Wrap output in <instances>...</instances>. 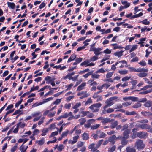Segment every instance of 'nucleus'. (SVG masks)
<instances>
[{
	"label": "nucleus",
	"instance_id": "0e129e2a",
	"mask_svg": "<svg viewBox=\"0 0 152 152\" xmlns=\"http://www.w3.org/2000/svg\"><path fill=\"white\" fill-rule=\"evenodd\" d=\"M138 58L137 57H135L131 59L130 61L132 62H135L137 61H138Z\"/></svg>",
	"mask_w": 152,
	"mask_h": 152
},
{
	"label": "nucleus",
	"instance_id": "c756f323",
	"mask_svg": "<svg viewBox=\"0 0 152 152\" xmlns=\"http://www.w3.org/2000/svg\"><path fill=\"white\" fill-rule=\"evenodd\" d=\"M148 70L147 69L138 68L135 69V72H147Z\"/></svg>",
	"mask_w": 152,
	"mask_h": 152
},
{
	"label": "nucleus",
	"instance_id": "6e6552de",
	"mask_svg": "<svg viewBox=\"0 0 152 152\" xmlns=\"http://www.w3.org/2000/svg\"><path fill=\"white\" fill-rule=\"evenodd\" d=\"M137 129L136 128H134L132 130V133L131 134V137L132 139H135L137 136Z\"/></svg>",
	"mask_w": 152,
	"mask_h": 152
},
{
	"label": "nucleus",
	"instance_id": "20e7f679",
	"mask_svg": "<svg viewBox=\"0 0 152 152\" xmlns=\"http://www.w3.org/2000/svg\"><path fill=\"white\" fill-rule=\"evenodd\" d=\"M148 136V133L144 132H137V137L140 138H146Z\"/></svg>",
	"mask_w": 152,
	"mask_h": 152
},
{
	"label": "nucleus",
	"instance_id": "0eeeda50",
	"mask_svg": "<svg viewBox=\"0 0 152 152\" xmlns=\"http://www.w3.org/2000/svg\"><path fill=\"white\" fill-rule=\"evenodd\" d=\"M141 114L145 117H152V113L150 112L143 111L141 112Z\"/></svg>",
	"mask_w": 152,
	"mask_h": 152
},
{
	"label": "nucleus",
	"instance_id": "338daca9",
	"mask_svg": "<svg viewBox=\"0 0 152 152\" xmlns=\"http://www.w3.org/2000/svg\"><path fill=\"white\" fill-rule=\"evenodd\" d=\"M82 60L83 58H82L79 57V58H76L75 61H76V62L78 64L81 62L82 61Z\"/></svg>",
	"mask_w": 152,
	"mask_h": 152
},
{
	"label": "nucleus",
	"instance_id": "cd10ccee",
	"mask_svg": "<svg viewBox=\"0 0 152 152\" xmlns=\"http://www.w3.org/2000/svg\"><path fill=\"white\" fill-rule=\"evenodd\" d=\"M44 103H44L43 101L41 102H39V103L36 102V103L33 104L32 105V107H35L38 106L40 105H41L43 104H44Z\"/></svg>",
	"mask_w": 152,
	"mask_h": 152
},
{
	"label": "nucleus",
	"instance_id": "4468645a",
	"mask_svg": "<svg viewBox=\"0 0 152 152\" xmlns=\"http://www.w3.org/2000/svg\"><path fill=\"white\" fill-rule=\"evenodd\" d=\"M102 50V49L101 48H96L94 51V54L98 56V55L102 53L100 52V51Z\"/></svg>",
	"mask_w": 152,
	"mask_h": 152
},
{
	"label": "nucleus",
	"instance_id": "6e6d98bb",
	"mask_svg": "<svg viewBox=\"0 0 152 152\" xmlns=\"http://www.w3.org/2000/svg\"><path fill=\"white\" fill-rule=\"evenodd\" d=\"M123 107L122 104H117L115 106V109H120Z\"/></svg>",
	"mask_w": 152,
	"mask_h": 152
},
{
	"label": "nucleus",
	"instance_id": "ddd939ff",
	"mask_svg": "<svg viewBox=\"0 0 152 152\" xmlns=\"http://www.w3.org/2000/svg\"><path fill=\"white\" fill-rule=\"evenodd\" d=\"M139 126L142 129H145L149 128V125L146 124H142L141 125H139Z\"/></svg>",
	"mask_w": 152,
	"mask_h": 152
},
{
	"label": "nucleus",
	"instance_id": "7c9ffc66",
	"mask_svg": "<svg viewBox=\"0 0 152 152\" xmlns=\"http://www.w3.org/2000/svg\"><path fill=\"white\" fill-rule=\"evenodd\" d=\"M136 114V113L135 111H133L132 112H129V111H126L125 113V114L129 115H134Z\"/></svg>",
	"mask_w": 152,
	"mask_h": 152
},
{
	"label": "nucleus",
	"instance_id": "774afa93",
	"mask_svg": "<svg viewBox=\"0 0 152 152\" xmlns=\"http://www.w3.org/2000/svg\"><path fill=\"white\" fill-rule=\"evenodd\" d=\"M19 149L21 151V152H26V148H25L24 147L20 146L19 147Z\"/></svg>",
	"mask_w": 152,
	"mask_h": 152
},
{
	"label": "nucleus",
	"instance_id": "f3484780",
	"mask_svg": "<svg viewBox=\"0 0 152 152\" xmlns=\"http://www.w3.org/2000/svg\"><path fill=\"white\" fill-rule=\"evenodd\" d=\"M49 131V129L48 128H44L42 130V133L41 134V135L44 136L46 134V133Z\"/></svg>",
	"mask_w": 152,
	"mask_h": 152
},
{
	"label": "nucleus",
	"instance_id": "423d86ee",
	"mask_svg": "<svg viewBox=\"0 0 152 152\" xmlns=\"http://www.w3.org/2000/svg\"><path fill=\"white\" fill-rule=\"evenodd\" d=\"M117 138L121 140V143L123 145H126L128 142V140H126L127 139L124 138L122 136L118 137Z\"/></svg>",
	"mask_w": 152,
	"mask_h": 152
},
{
	"label": "nucleus",
	"instance_id": "ea45409f",
	"mask_svg": "<svg viewBox=\"0 0 152 152\" xmlns=\"http://www.w3.org/2000/svg\"><path fill=\"white\" fill-rule=\"evenodd\" d=\"M103 141V140L102 139L98 141L97 143H96V146L97 148L100 146Z\"/></svg>",
	"mask_w": 152,
	"mask_h": 152
},
{
	"label": "nucleus",
	"instance_id": "a19ab883",
	"mask_svg": "<svg viewBox=\"0 0 152 152\" xmlns=\"http://www.w3.org/2000/svg\"><path fill=\"white\" fill-rule=\"evenodd\" d=\"M54 79H51V80H50V82H46V83H47L49 84L50 83V84L52 85V86H55V84L54 82Z\"/></svg>",
	"mask_w": 152,
	"mask_h": 152
},
{
	"label": "nucleus",
	"instance_id": "5fc2aeb1",
	"mask_svg": "<svg viewBox=\"0 0 152 152\" xmlns=\"http://www.w3.org/2000/svg\"><path fill=\"white\" fill-rule=\"evenodd\" d=\"M132 102H127L125 103H122V105L124 107H126L129 105H130Z\"/></svg>",
	"mask_w": 152,
	"mask_h": 152
},
{
	"label": "nucleus",
	"instance_id": "bf43d9fd",
	"mask_svg": "<svg viewBox=\"0 0 152 152\" xmlns=\"http://www.w3.org/2000/svg\"><path fill=\"white\" fill-rule=\"evenodd\" d=\"M99 75H98L94 74L92 75L91 77V78L94 79V78L97 79L99 78Z\"/></svg>",
	"mask_w": 152,
	"mask_h": 152
},
{
	"label": "nucleus",
	"instance_id": "6ab92c4d",
	"mask_svg": "<svg viewBox=\"0 0 152 152\" xmlns=\"http://www.w3.org/2000/svg\"><path fill=\"white\" fill-rule=\"evenodd\" d=\"M82 139L83 140H87L89 138V135L88 133L85 132L82 135Z\"/></svg>",
	"mask_w": 152,
	"mask_h": 152
},
{
	"label": "nucleus",
	"instance_id": "2eb2a0df",
	"mask_svg": "<svg viewBox=\"0 0 152 152\" xmlns=\"http://www.w3.org/2000/svg\"><path fill=\"white\" fill-rule=\"evenodd\" d=\"M111 45L113 47V49L114 50L116 49H121L123 47L121 46L118 45L116 43L112 44H111Z\"/></svg>",
	"mask_w": 152,
	"mask_h": 152
},
{
	"label": "nucleus",
	"instance_id": "680f3d73",
	"mask_svg": "<svg viewBox=\"0 0 152 152\" xmlns=\"http://www.w3.org/2000/svg\"><path fill=\"white\" fill-rule=\"evenodd\" d=\"M139 64L142 66H144L146 65V63L144 61L142 60L141 61L139 62Z\"/></svg>",
	"mask_w": 152,
	"mask_h": 152
},
{
	"label": "nucleus",
	"instance_id": "dca6fc26",
	"mask_svg": "<svg viewBox=\"0 0 152 152\" xmlns=\"http://www.w3.org/2000/svg\"><path fill=\"white\" fill-rule=\"evenodd\" d=\"M86 83L85 82L82 83L80 86H78L77 88V90L80 91L84 88V87L86 86Z\"/></svg>",
	"mask_w": 152,
	"mask_h": 152
},
{
	"label": "nucleus",
	"instance_id": "c9c22d12",
	"mask_svg": "<svg viewBox=\"0 0 152 152\" xmlns=\"http://www.w3.org/2000/svg\"><path fill=\"white\" fill-rule=\"evenodd\" d=\"M147 74L145 72L140 73L137 74V75L140 77H143L146 76Z\"/></svg>",
	"mask_w": 152,
	"mask_h": 152
},
{
	"label": "nucleus",
	"instance_id": "603ef678",
	"mask_svg": "<svg viewBox=\"0 0 152 152\" xmlns=\"http://www.w3.org/2000/svg\"><path fill=\"white\" fill-rule=\"evenodd\" d=\"M142 23L144 25H148L150 24V22L149 21H147V19H145L144 20L141 21Z\"/></svg>",
	"mask_w": 152,
	"mask_h": 152
},
{
	"label": "nucleus",
	"instance_id": "72a5a7b5",
	"mask_svg": "<svg viewBox=\"0 0 152 152\" xmlns=\"http://www.w3.org/2000/svg\"><path fill=\"white\" fill-rule=\"evenodd\" d=\"M116 148L115 145H113L108 148V151L109 152H113L114 151Z\"/></svg>",
	"mask_w": 152,
	"mask_h": 152
},
{
	"label": "nucleus",
	"instance_id": "13d9d810",
	"mask_svg": "<svg viewBox=\"0 0 152 152\" xmlns=\"http://www.w3.org/2000/svg\"><path fill=\"white\" fill-rule=\"evenodd\" d=\"M56 113V112L55 111H54L53 112H50L48 115V116L49 117H52Z\"/></svg>",
	"mask_w": 152,
	"mask_h": 152
},
{
	"label": "nucleus",
	"instance_id": "8fccbe9b",
	"mask_svg": "<svg viewBox=\"0 0 152 152\" xmlns=\"http://www.w3.org/2000/svg\"><path fill=\"white\" fill-rule=\"evenodd\" d=\"M93 102L91 98H88L87 99V101L86 102L85 104V106H86L88 104L91 103Z\"/></svg>",
	"mask_w": 152,
	"mask_h": 152
},
{
	"label": "nucleus",
	"instance_id": "4d7b16f0",
	"mask_svg": "<svg viewBox=\"0 0 152 152\" xmlns=\"http://www.w3.org/2000/svg\"><path fill=\"white\" fill-rule=\"evenodd\" d=\"M61 99H56L55 101H54L53 104H59L61 101Z\"/></svg>",
	"mask_w": 152,
	"mask_h": 152
},
{
	"label": "nucleus",
	"instance_id": "7ed1b4c3",
	"mask_svg": "<svg viewBox=\"0 0 152 152\" xmlns=\"http://www.w3.org/2000/svg\"><path fill=\"white\" fill-rule=\"evenodd\" d=\"M101 105L102 104L100 103H97L91 105L89 107V108L92 110V112H96L99 111V108Z\"/></svg>",
	"mask_w": 152,
	"mask_h": 152
},
{
	"label": "nucleus",
	"instance_id": "f8f14e48",
	"mask_svg": "<svg viewBox=\"0 0 152 152\" xmlns=\"http://www.w3.org/2000/svg\"><path fill=\"white\" fill-rule=\"evenodd\" d=\"M7 3L8 6L9 7L12 9H14L15 8V5L14 3L7 2Z\"/></svg>",
	"mask_w": 152,
	"mask_h": 152
},
{
	"label": "nucleus",
	"instance_id": "c85d7f7f",
	"mask_svg": "<svg viewBox=\"0 0 152 152\" xmlns=\"http://www.w3.org/2000/svg\"><path fill=\"white\" fill-rule=\"evenodd\" d=\"M36 142L38 145H43L44 143V138H43L42 139H41V140H39L37 141Z\"/></svg>",
	"mask_w": 152,
	"mask_h": 152
},
{
	"label": "nucleus",
	"instance_id": "09e8293b",
	"mask_svg": "<svg viewBox=\"0 0 152 152\" xmlns=\"http://www.w3.org/2000/svg\"><path fill=\"white\" fill-rule=\"evenodd\" d=\"M128 71L126 70H119V72L121 75H125L128 73Z\"/></svg>",
	"mask_w": 152,
	"mask_h": 152
},
{
	"label": "nucleus",
	"instance_id": "39448f33",
	"mask_svg": "<svg viewBox=\"0 0 152 152\" xmlns=\"http://www.w3.org/2000/svg\"><path fill=\"white\" fill-rule=\"evenodd\" d=\"M131 130L130 129L125 130L123 133V137H122L126 139L128 138L129 137V134Z\"/></svg>",
	"mask_w": 152,
	"mask_h": 152
},
{
	"label": "nucleus",
	"instance_id": "bb28decb",
	"mask_svg": "<svg viewBox=\"0 0 152 152\" xmlns=\"http://www.w3.org/2000/svg\"><path fill=\"white\" fill-rule=\"evenodd\" d=\"M90 62V61L89 60L87 59L85 60L83 62L81 63L80 65L81 66H86Z\"/></svg>",
	"mask_w": 152,
	"mask_h": 152
},
{
	"label": "nucleus",
	"instance_id": "393cba45",
	"mask_svg": "<svg viewBox=\"0 0 152 152\" xmlns=\"http://www.w3.org/2000/svg\"><path fill=\"white\" fill-rule=\"evenodd\" d=\"M17 126H18L19 127L23 129L25 126V124L24 123H22L21 122H20L16 124Z\"/></svg>",
	"mask_w": 152,
	"mask_h": 152
},
{
	"label": "nucleus",
	"instance_id": "1a4fd4ad",
	"mask_svg": "<svg viewBox=\"0 0 152 152\" xmlns=\"http://www.w3.org/2000/svg\"><path fill=\"white\" fill-rule=\"evenodd\" d=\"M95 144L94 143H92L91 144H90L88 148L89 149H91V151L92 152H94L98 148H97L96 147H95Z\"/></svg>",
	"mask_w": 152,
	"mask_h": 152
},
{
	"label": "nucleus",
	"instance_id": "864d4df0",
	"mask_svg": "<svg viewBox=\"0 0 152 152\" xmlns=\"http://www.w3.org/2000/svg\"><path fill=\"white\" fill-rule=\"evenodd\" d=\"M84 145V143L82 141H79L78 142L77 145V148H80L83 146Z\"/></svg>",
	"mask_w": 152,
	"mask_h": 152
},
{
	"label": "nucleus",
	"instance_id": "052dcab7",
	"mask_svg": "<svg viewBox=\"0 0 152 152\" xmlns=\"http://www.w3.org/2000/svg\"><path fill=\"white\" fill-rule=\"evenodd\" d=\"M23 101V99H20V101H18L17 102L15 103V107H18L19 105L21 104Z\"/></svg>",
	"mask_w": 152,
	"mask_h": 152
},
{
	"label": "nucleus",
	"instance_id": "aec40b11",
	"mask_svg": "<svg viewBox=\"0 0 152 152\" xmlns=\"http://www.w3.org/2000/svg\"><path fill=\"white\" fill-rule=\"evenodd\" d=\"M136 150L134 148H131L130 147H127L126 151V152H135Z\"/></svg>",
	"mask_w": 152,
	"mask_h": 152
},
{
	"label": "nucleus",
	"instance_id": "9b49d317",
	"mask_svg": "<svg viewBox=\"0 0 152 152\" xmlns=\"http://www.w3.org/2000/svg\"><path fill=\"white\" fill-rule=\"evenodd\" d=\"M77 57V55L75 54H72V55L69 58L67 61V63L70 62L76 59Z\"/></svg>",
	"mask_w": 152,
	"mask_h": 152
},
{
	"label": "nucleus",
	"instance_id": "de8ad7c7",
	"mask_svg": "<svg viewBox=\"0 0 152 152\" xmlns=\"http://www.w3.org/2000/svg\"><path fill=\"white\" fill-rule=\"evenodd\" d=\"M113 72H109L107 73L106 75V78H110L113 75Z\"/></svg>",
	"mask_w": 152,
	"mask_h": 152
},
{
	"label": "nucleus",
	"instance_id": "69168bd1",
	"mask_svg": "<svg viewBox=\"0 0 152 152\" xmlns=\"http://www.w3.org/2000/svg\"><path fill=\"white\" fill-rule=\"evenodd\" d=\"M58 131H56L53 132H52L51 135H50V137H53L55 135H56L58 134Z\"/></svg>",
	"mask_w": 152,
	"mask_h": 152
},
{
	"label": "nucleus",
	"instance_id": "c03bdc74",
	"mask_svg": "<svg viewBox=\"0 0 152 152\" xmlns=\"http://www.w3.org/2000/svg\"><path fill=\"white\" fill-rule=\"evenodd\" d=\"M89 71V69L87 68L82 71H80V72H78V73L79 74H82L85 72Z\"/></svg>",
	"mask_w": 152,
	"mask_h": 152
},
{
	"label": "nucleus",
	"instance_id": "4c0bfd02",
	"mask_svg": "<svg viewBox=\"0 0 152 152\" xmlns=\"http://www.w3.org/2000/svg\"><path fill=\"white\" fill-rule=\"evenodd\" d=\"M98 59V56H94L92 57L91 58L90 61H94L97 60Z\"/></svg>",
	"mask_w": 152,
	"mask_h": 152
},
{
	"label": "nucleus",
	"instance_id": "f257e3e1",
	"mask_svg": "<svg viewBox=\"0 0 152 152\" xmlns=\"http://www.w3.org/2000/svg\"><path fill=\"white\" fill-rule=\"evenodd\" d=\"M145 146V145L143 143V140L140 139L137 140L134 145L135 147L139 150L143 149Z\"/></svg>",
	"mask_w": 152,
	"mask_h": 152
},
{
	"label": "nucleus",
	"instance_id": "e2e57ef3",
	"mask_svg": "<svg viewBox=\"0 0 152 152\" xmlns=\"http://www.w3.org/2000/svg\"><path fill=\"white\" fill-rule=\"evenodd\" d=\"M152 87V85H148L143 87V88L142 89V90H145L149 88H151Z\"/></svg>",
	"mask_w": 152,
	"mask_h": 152
},
{
	"label": "nucleus",
	"instance_id": "a18cd8bd",
	"mask_svg": "<svg viewBox=\"0 0 152 152\" xmlns=\"http://www.w3.org/2000/svg\"><path fill=\"white\" fill-rule=\"evenodd\" d=\"M64 146L62 144H60L57 148L58 150L60 151H62V149L64 148Z\"/></svg>",
	"mask_w": 152,
	"mask_h": 152
},
{
	"label": "nucleus",
	"instance_id": "5701e85b",
	"mask_svg": "<svg viewBox=\"0 0 152 152\" xmlns=\"http://www.w3.org/2000/svg\"><path fill=\"white\" fill-rule=\"evenodd\" d=\"M96 132L98 134H99L100 133V134H99V138H103L104 136V133L103 132L102 133L100 130H96Z\"/></svg>",
	"mask_w": 152,
	"mask_h": 152
},
{
	"label": "nucleus",
	"instance_id": "a878e982",
	"mask_svg": "<svg viewBox=\"0 0 152 152\" xmlns=\"http://www.w3.org/2000/svg\"><path fill=\"white\" fill-rule=\"evenodd\" d=\"M100 126L99 124H96L91 126V129L92 130H95L98 128Z\"/></svg>",
	"mask_w": 152,
	"mask_h": 152
},
{
	"label": "nucleus",
	"instance_id": "4be33fe9",
	"mask_svg": "<svg viewBox=\"0 0 152 152\" xmlns=\"http://www.w3.org/2000/svg\"><path fill=\"white\" fill-rule=\"evenodd\" d=\"M79 121L80 122V125H83L86 122V120L85 118H81L79 119Z\"/></svg>",
	"mask_w": 152,
	"mask_h": 152
},
{
	"label": "nucleus",
	"instance_id": "2f4dec72",
	"mask_svg": "<svg viewBox=\"0 0 152 152\" xmlns=\"http://www.w3.org/2000/svg\"><path fill=\"white\" fill-rule=\"evenodd\" d=\"M83 95L80 97V99H82L84 98L87 97L89 95V94L86 93V91L85 92H83Z\"/></svg>",
	"mask_w": 152,
	"mask_h": 152
},
{
	"label": "nucleus",
	"instance_id": "79ce46f5",
	"mask_svg": "<svg viewBox=\"0 0 152 152\" xmlns=\"http://www.w3.org/2000/svg\"><path fill=\"white\" fill-rule=\"evenodd\" d=\"M137 122H138L143 124H146L148 123V121L147 119H143L139 121H138Z\"/></svg>",
	"mask_w": 152,
	"mask_h": 152
},
{
	"label": "nucleus",
	"instance_id": "49530a36",
	"mask_svg": "<svg viewBox=\"0 0 152 152\" xmlns=\"http://www.w3.org/2000/svg\"><path fill=\"white\" fill-rule=\"evenodd\" d=\"M81 105V104L80 102H78L76 103L75 104L73 107V109H77Z\"/></svg>",
	"mask_w": 152,
	"mask_h": 152
},
{
	"label": "nucleus",
	"instance_id": "9d476101",
	"mask_svg": "<svg viewBox=\"0 0 152 152\" xmlns=\"http://www.w3.org/2000/svg\"><path fill=\"white\" fill-rule=\"evenodd\" d=\"M116 137L115 135H113L109 138L108 141L111 142L112 144H114L115 142V139Z\"/></svg>",
	"mask_w": 152,
	"mask_h": 152
},
{
	"label": "nucleus",
	"instance_id": "412c9836",
	"mask_svg": "<svg viewBox=\"0 0 152 152\" xmlns=\"http://www.w3.org/2000/svg\"><path fill=\"white\" fill-rule=\"evenodd\" d=\"M144 106L146 107H149L152 106V101H148L146 102L144 104Z\"/></svg>",
	"mask_w": 152,
	"mask_h": 152
},
{
	"label": "nucleus",
	"instance_id": "37998d69",
	"mask_svg": "<svg viewBox=\"0 0 152 152\" xmlns=\"http://www.w3.org/2000/svg\"><path fill=\"white\" fill-rule=\"evenodd\" d=\"M131 77L130 76H125L122 78V80L123 81H125L128 80Z\"/></svg>",
	"mask_w": 152,
	"mask_h": 152
},
{
	"label": "nucleus",
	"instance_id": "a211bd4d",
	"mask_svg": "<svg viewBox=\"0 0 152 152\" xmlns=\"http://www.w3.org/2000/svg\"><path fill=\"white\" fill-rule=\"evenodd\" d=\"M123 51L121 50L120 51L116 52L114 53V55L115 56H118V57H121L123 55Z\"/></svg>",
	"mask_w": 152,
	"mask_h": 152
},
{
	"label": "nucleus",
	"instance_id": "e433bc0d",
	"mask_svg": "<svg viewBox=\"0 0 152 152\" xmlns=\"http://www.w3.org/2000/svg\"><path fill=\"white\" fill-rule=\"evenodd\" d=\"M68 116H70L68 118V120H70L72 119L73 118L74 116L73 115L72 113V112H69L68 113Z\"/></svg>",
	"mask_w": 152,
	"mask_h": 152
},
{
	"label": "nucleus",
	"instance_id": "f704fd0d",
	"mask_svg": "<svg viewBox=\"0 0 152 152\" xmlns=\"http://www.w3.org/2000/svg\"><path fill=\"white\" fill-rule=\"evenodd\" d=\"M137 45H133L132 47L129 50V52H131L135 50L137 48Z\"/></svg>",
	"mask_w": 152,
	"mask_h": 152
},
{
	"label": "nucleus",
	"instance_id": "3c124183",
	"mask_svg": "<svg viewBox=\"0 0 152 152\" xmlns=\"http://www.w3.org/2000/svg\"><path fill=\"white\" fill-rule=\"evenodd\" d=\"M39 133V131L37 129H35L33 132V136H35Z\"/></svg>",
	"mask_w": 152,
	"mask_h": 152
},
{
	"label": "nucleus",
	"instance_id": "473e14b6",
	"mask_svg": "<svg viewBox=\"0 0 152 152\" xmlns=\"http://www.w3.org/2000/svg\"><path fill=\"white\" fill-rule=\"evenodd\" d=\"M118 125V122L117 121H115L113 123H111V124L110 125V128L111 129H113L114 128L115 126H116Z\"/></svg>",
	"mask_w": 152,
	"mask_h": 152
},
{
	"label": "nucleus",
	"instance_id": "b1692460",
	"mask_svg": "<svg viewBox=\"0 0 152 152\" xmlns=\"http://www.w3.org/2000/svg\"><path fill=\"white\" fill-rule=\"evenodd\" d=\"M141 106V104L139 102L135 104L132 106V107L134 108H137L140 107Z\"/></svg>",
	"mask_w": 152,
	"mask_h": 152
},
{
	"label": "nucleus",
	"instance_id": "58836bf2",
	"mask_svg": "<svg viewBox=\"0 0 152 152\" xmlns=\"http://www.w3.org/2000/svg\"><path fill=\"white\" fill-rule=\"evenodd\" d=\"M69 132V130H66L65 131L63 132L62 133V134H61V136L63 137L66 136Z\"/></svg>",
	"mask_w": 152,
	"mask_h": 152
},
{
	"label": "nucleus",
	"instance_id": "f03ea898",
	"mask_svg": "<svg viewBox=\"0 0 152 152\" xmlns=\"http://www.w3.org/2000/svg\"><path fill=\"white\" fill-rule=\"evenodd\" d=\"M117 98L118 97L117 96H113L107 99L105 102L106 104L105 105V108L110 107L113 104H114L113 101L117 99Z\"/></svg>",
	"mask_w": 152,
	"mask_h": 152
}]
</instances>
